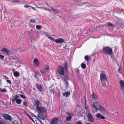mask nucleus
Here are the masks:
<instances>
[{
  "instance_id": "nucleus-1",
  "label": "nucleus",
  "mask_w": 124,
  "mask_h": 124,
  "mask_svg": "<svg viewBox=\"0 0 124 124\" xmlns=\"http://www.w3.org/2000/svg\"><path fill=\"white\" fill-rule=\"evenodd\" d=\"M92 110L93 112H97L98 110L102 112H104L105 110L104 107L101 105L99 102H94L92 105Z\"/></svg>"
},
{
  "instance_id": "nucleus-2",
  "label": "nucleus",
  "mask_w": 124,
  "mask_h": 124,
  "mask_svg": "<svg viewBox=\"0 0 124 124\" xmlns=\"http://www.w3.org/2000/svg\"><path fill=\"white\" fill-rule=\"evenodd\" d=\"M36 109L37 111L39 113L38 116L41 119L44 120L45 119L46 116L43 114V112H46V110L44 108L41 107H37Z\"/></svg>"
},
{
  "instance_id": "nucleus-3",
  "label": "nucleus",
  "mask_w": 124,
  "mask_h": 124,
  "mask_svg": "<svg viewBox=\"0 0 124 124\" xmlns=\"http://www.w3.org/2000/svg\"><path fill=\"white\" fill-rule=\"evenodd\" d=\"M102 50L104 54H108L109 55L113 54L112 49L109 46H107L104 47Z\"/></svg>"
},
{
  "instance_id": "nucleus-4",
  "label": "nucleus",
  "mask_w": 124,
  "mask_h": 124,
  "mask_svg": "<svg viewBox=\"0 0 124 124\" xmlns=\"http://www.w3.org/2000/svg\"><path fill=\"white\" fill-rule=\"evenodd\" d=\"M47 37L51 40H53L54 42L56 43H61L64 42V39L62 38H60L57 39L56 40L54 39V38L50 36L47 35Z\"/></svg>"
},
{
  "instance_id": "nucleus-5",
  "label": "nucleus",
  "mask_w": 124,
  "mask_h": 124,
  "mask_svg": "<svg viewBox=\"0 0 124 124\" xmlns=\"http://www.w3.org/2000/svg\"><path fill=\"white\" fill-rule=\"evenodd\" d=\"M100 80L101 81H108V75L105 74L103 72H101L100 74Z\"/></svg>"
},
{
  "instance_id": "nucleus-6",
  "label": "nucleus",
  "mask_w": 124,
  "mask_h": 124,
  "mask_svg": "<svg viewBox=\"0 0 124 124\" xmlns=\"http://www.w3.org/2000/svg\"><path fill=\"white\" fill-rule=\"evenodd\" d=\"M58 72L61 75H63L65 73L63 67L62 66H59L57 69Z\"/></svg>"
},
{
  "instance_id": "nucleus-7",
  "label": "nucleus",
  "mask_w": 124,
  "mask_h": 124,
  "mask_svg": "<svg viewBox=\"0 0 124 124\" xmlns=\"http://www.w3.org/2000/svg\"><path fill=\"white\" fill-rule=\"evenodd\" d=\"M87 117L89 122L92 123L94 122V119L92 115L90 113H88Z\"/></svg>"
},
{
  "instance_id": "nucleus-8",
  "label": "nucleus",
  "mask_w": 124,
  "mask_h": 124,
  "mask_svg": "<svg viewBox=\"0 0 124 124\" xmlns=\"http://www.w3.org/2000/svg\"><path fill=\"white\" fill-rule=\"evenodd\" d=\"M50 92L51 93H54L55 92V91L57 89V87L54 86L53 85L49 87Z\"/></svg>"
},
{
  "instance_id": "nucleus-9",
  "label": "nucleus",
  "mask_w": 124,
  "mask_h": 124,
  "mask_svg": "<svg viewBox=\"0 0 124 124\" xmlns=\"http://www.w3.org/2000/svg\"><path fill=\"white\" fill-rule=\"evenodd\" d=\"M3 117L5 119L8 120H11L12 118L10 116L7 114H2Z\"/></svg>"
},
{
  "instance_id": "nucleus-10",
  "label": "nucleus",
  "mask_w": 124,
  "mask_h": 124,
  "mask_svg": "<svg viewBox=\"0 0 124 124\" xmlns=\"http://www.w3.org/2000/svg\"><path fill=\"white\" fill-rule=\"evenodd\" d=\"M119 83L120 85V88L121 90H124V81L122 80H121L119 81Z\"/></svg>"
},
{
  "instance_id": "nucleus-11",
  "label": "nucleus",
  "mask_w": 124,
  "mask_h": 124,
  "mask_svg": "<svg viewBox=\"0 0 124 124\" xmlns=\"http://www.w3.org/2000/svg\"><path fill=\"white\" fill-rule=\"evenodd\" d=\"M58 120V119L56 117L53 118L51 121L50 124H57Z\"/></svg>"
},
{
  "instance_id": "nucleus-12",
  "label": "nucleus",
  "mask_w": 124,
  "mask_h": 124,
  "mask_svg": "<svg viewBox=\"0 0 124 124\" xmlns=\"http://www.w3.org/2000/svg\"><path fill=\"white\" fill-rule=\"evenodd\" d=\"M33 62L34 65L36 67H39V63L38 59L36 58H35Z\"/></svg>"
},
{
  "instance_id": "nucleus-13",
  "label": "nucleus",
  "mask_w": 124,
  "mask_h": 124,
  "mask_svg": "<svg viewBox=\"0 0 124 124\" xmlns=\"http://www.w3.org/2000/svg\"><path fill=\"white\" fill-rule=\"evenodd\" d=\"M64 68V69L67 72L68 71V62L67 61L65 62L64 64L63 65Z\"/></svg>"
},
{
  "instance_id": "nucleus-14",
  "label": "nucleus",
  "mask_w": 124,
  "mask_h": 124,
  "mask_svg": "<svg viewBox=\"0 0 124 124\" xmlns=\"http://www.w3.org/2000/svg\"><path fill=\"white\" fill-rule=\"evenodd\" d=\"M36 88L40 92H42L43 91L42 86L40 85H39L37 84H35Z\"/></svg>"
},
{
  "instance_id": "nucleus-15",
  "label": "nucleus",
  "mask_w": 124,
  "mask_h": 124,
  "mask_svg": "<svg viewBox=\"0 0 124 124\" xmlns=\"http://www.w3.org/2000/svg\"><path fill=\"white\" fill-rule=\"evenodd\" d=\"M1 51L7 54H8L10 52L9 50L6 48H3L1 49Z\"/></svg>"
},
{
  "instance_id": "nucleus-16",
  "label": "nucleus",
  "mask_w": 124,
  "mask_h": 124,
  "mask_svg": "<svg viewBox=\"0 0 124 124\" xmlns=\"http://www.w3.org/2000/svg\"><path fill=\"white\" fill-rule=\"evenodd\" d=\"M90 98L93 100L97 99L98 97L93 92L90 96Z\"/></svg>"
},
{
  "instance_id": "nucleus-17",
  "label": "nucleus",
  "mask_w": 124,
  "mask_h": 124,
  "mask_svg": "<svg viewBox=\"0 0 124 124\" xmlns=\"http://www.w3.org/2000/svg\"><path fill=\"white\" fill-rule=\"evenodd\" d=\"M96 115L98 117L104 120L105 119V117L101 114L98 113Z\"/></svg>"
},
{
  "instance_id": "nucleus-18",
  "label": "nucleus",
  "mask_w": 124,
  "mask_h": 124,
  "mask_svg": "<svg viewBox=\"0 0 124 124\" xmlns=\"http://www.w3.org/2000/svg\"><path fill=\"white\" fill-rule=\"evenodd\" d=\"M70 94V92L68 91L63 93V96H66V97H68Z\"/></svg>"
},
{
  "instance_id": "nucleus-19",
  "label": "nucleus",
  "mask_w": 124,
  "mask_h": 124,
  "mask_svg": "<svg viewBox=\"0 0 124 124\" xmlns=\"http://www.w3.org/2000/svg\"><path fill=\"white\" fill-rule=\"evenodd\" d=\"M69 80L68 77L65 78H64V81L65 82V85L66 87L67 88L69 85V83L67 81V80Z\"/></svg>"
},
{
  "instance_id": "nucleus-20",
  "label": "nucleus",
  "mask_w": 124,
  "mask_h": 124,
  "mask_svg": "<svg viewBox=\"0 0 124 124\" xmlns=\"http://www.w3.org/2000/svg\"><path fill=\"white\" fill-rule=\"evenodd\" d=\"M19 72L17 71H14L13 72V75L16 77H17L19 76Z\"/></svg>"
},
{
  "instance_id": "nucleus-21",
  "label": "nucleus",
  "mask_w": 124,
  "mask_h": 124,
  "mask_svg": "<svg viewBox=\"0 0 124 124\" xmlns=\"http://www.w3.org/2000/svg\"><path fill=\"white\" fill-rule=\"evenodd\" d=\"M39 103L40 101H39L37 100L35 101V105L37 107H38L39 105Z\"/></svg>"
},
{
  "instance_id": "nucleus-22",
  "label": "nucleus",
  "mask_w": 124,
  "mask_h": 124,
  "mask_svg": "<svg viewBox=\"0 0 124 124\" xmlns=\"http://www.w3.org/2000/svg\"><path fill=\"white\" fill-rule=\"evenodd\" d=\"M85 60L86 61H88L90 59H91L90 57L88 55H86L85 56Z\"/></svg>"
},
{
  "instance_id": "nucleus-23",
  "label": "nucleus",
  "mask_w": 124,
  "mask_h": 124,
  "mask_svg": "<svg viewBox=\"0 0 124 124\" xmlns=\"http://www.w3.org/2000/svg\"><path fill=\"white\" fill-rule=\"evenodd\" d=\"M35 6H36V7L37 8H40V9H43V8H44V9H45L46 10H49V11H51V10H49V9L46 8L45 7H39L38 6H37L36 5H35Z\"/></svg>"
},
{
  "instance_id": "nucleus-24",
  "label": "nucleus",
  "mask_w": 124,
  "mask_h": 124,
  "mask_svg": "<svg viewBox=\"0 0 124 124\" xmlns=\"http://www.w3.org/2000/svg\"><path fill=\"white\" fill-rule=\"evenodd\" d=\"M16 102L18 104H20L22 102L21 100L20 99H17L16 100Z\"/></svg>"
},
{
  "instance_id": "nucleus-25",
  "label": "nucleus",
  "mask_w": 124,
  "mask_h": 124,
  "mask_svg": "<svg viewBox=\"0 0 124 124\" xmlns=\"http://www.w3.org/2000/svg\"><path fill=\"white\" fill-rule=\"evenodd\" d=\"M72 119V117L71 116H69L67 117L66 118V120L67 121H70Z\"/></svg>"
},
{
  "instance_id": "nucleus-26",
  "label": "nucleus",
  "mask_w": 124,
  "mask_h": 124,
  "mask_svg": "<svg viewBox=\"0 0 124 124\" xmlns=\"http://www.w3.org/2000/svg\"><path fill=\"white\" fill-rule=\"evenodd\" d=\"M81 67L82 68L84 69L86 67V65L85 63H82L81 64Z\"/></svg>"
},
{
  "instance_id": "nucleus-27",
  "label": "nucleus",
  "mask_w": 124,
  "mask_h": 124,
  "mask_svg": "<svg viewBox=\"0 0 124 124\" xmlns=\"http://www.w3.org/2000/svg\"><path fill=\"white\" fill-rule=\"evenodd\" d=\"M0 91L1 92L3 93L7 92V90L5 88L3 89V88H0Z\"/></svg>"
},
{
  "instance_id": "nucleus-28",
  "label": "nucleus",
  "mask_w": 124,
  "mask_h": 124,
  "mask_svg": "<svg viewBox=\"0 0 124 124\" xmlns=\"http://www.w3.org/2000/svg\"><path fill=\"white\" fill-rule=\"evenodd\" d=\"M36 20L35 19H31L30 20V23H36Z\"/></svg>"
},
{
  "instance_id": "nucleus-29",
  "label": "nucleus",
  "mask_w": 124,
  "mask_h": 124,
  "mask_svg": "<svg viewBox=\"0 0 124 124\" xmlns=\"http://www.w3.org/2000/svg\"><path fill=\"white\" fill-rule=\"evenodd\" d=\"M23 105L24 106L26 107L27 106V103L25 101H23Z\"/></svg>"
},
{
  "instance_id": "nucleus-30",
  "label": "nucleus",
  "mask_w": 124,
  "mask_h": 124,
  "mask_svg": "<svg viewBox=\"0 0 124 124\" xmlns=\"http://www.w3.org/2000/svg\"><path fill=\"white\" fill-rule=\"evenodd\" d=\"M41 26L39 25H37L36 26V28L38 30H39L41 28Z\"/></svg>"
},
{
  "instance_id": "nucleus-31",
  "label": "nucleus",
  "mask_w": 124,
  "mask_h": 124,
  "mask_svg": "<svg viewBox=\"0 0 124 124\" xmlns=\"http://www.w3.org/2000/svg\"><path fill=\"white\" fill-rule=\"evenodd\" d=\"M107 24L108 25H109L110 27L113 26L112 24L108 22L107 23Z\"/></svg>"
},
{
  "instance_id": "nucleus-32",
  "label": "nucleus",
  "mask_w": 124,
  "mask_h": 124,
  "mask_svg": "<svg viewBox=\"0 0 124 124\" xmlns=\"http://www.w3.org/2000/svg\"><path fill=\"white\" fill-rule=\"evenodd\" d=\"M12 124H18V122L17 121L15 120L12 122Z\"/></svg>"
},
{
  "instance_id": "nucleus-33",
  "label": "nucleus",
  "mask_w": 124,
  "mask_h": 124,
  "mask_svg": "<svg viewBox=\"0 0 124 124\" xmlns=\"http://www.w3.org/2000/svg\"><path fill=\"white\" fill-rule=\"evenodd\" d=\"M28 117L31 120L33 121V122L34 123V120H33V118L31 117V116H29Z\"/></svg>"
},
{
  "instance_id": "nucleus-34",
  "label": "nucleus",
  "mask_w": 124,
  "mask_h": 124,
  "mask_svg": "<svg viewBox=\"0 0 124 124\" xmlns=\"http://www.w3.org/2000/svg\"><path fill=\"white\" fill-rule=\"evenodd\" d=\"M19 95L22 98L24 99L26 98L25 97L24 95L20 94H19Z\"/></svg>"
},
{
  "instance_id": "nucleus-35",
  "label": "nucleus",
  "mask_w": 124,
  "mask_h": 124,
  "mask_svg": "<svg viewBox=\"0 0 124 124\" xmlns=\"http://www.w3.org/2000/svg\"><path fill=\"white\" fill-rule=\"evenodd\" d=\"M40 72L41 73L43 74L46 72V71L45 70H43L41 71Z\"/></svg>"
},
{
  "instance_id": "nucleus-36",
  "label": "nucleus",
  "mask_w": 124,
  "mask_h": 124,
  "mask_svg": "<svg viewBox=\"0 0 124 124\" xmlns=\"http://www.w3.org/2000/svg\"><path fill=\"white\" fill-rule=\"evenodd\" d=\"M4 58V56L3 55L0 54V59L1 60H3Z\"/></svg>"
},
{
  "instance_id": "nucleus-37",
  "label": "nucleus",
  "mask_w": 124,
  "mask_h": 124,
  "mask_svg": "<svg viewBox=\"0 0 124 124\" xmlns=\"http://www.w3.org/2000/svg\"><path fill=\"white\" fill-rule=\"evenodd\" d=\"M50 8L53 11H57V9H56L54 8H53L52 7H50Z\"/></svg>"
},
{
  "instance_id": "nucleus-38",
  "label": "nucleus",
  "mask_w": 124,
  "mask_h": 124,
  "mask_svg": "<svg viewBox=\"0 0 124 124\" xmlns=\"http://www.w3.org/2000/svg\"><path fill=\"white\" fill-rule=\"evenodd\" d=\"M49 69V66L48 65H47L45 67V69L46 70H48Z\"/></svg>"
},
{
  "instance_id": "nucleus-39",
  "label": "nucleus",
  "mask_w": 124,
  "mask_h": 124,
  "mask_svg": "<svg viewBox=\"0 0 124 124\" xmlns=\"http://www.w3.org/2000/svg\"><path fill=\"white\" fill-rule=\"evenodd\" d=\"M109 55L111 56V58L112 59H114V55H113V54Z\"/></svg>"
},
{
  "instance_id": "nucleus-40",
  "label": "nucleus",
  "mask_w": 124,
  "mask_h": 124,
  "mask_svg": "<svg viewBox=\"0 0 124 124\" xmlns=\"http://www.w3.org/2000/svg\"><path fill=\"white\" fill-rule=\"evenodd\" d=\"M121 68H119L118 69V72L120 73H121Z\"/></svg>"
},
{
  "instance_id": "nucleus-41",
  "label": "nucleus",
  "mask_w": 124,
  "mask_h": 124,
  "mask_svg": "<svg viewBox=\"0 0 124 124\" xmlns=\"http://www.w3.org/2000/svg\"><path fill=\"white\" fill-rule=\"evenodd\" d=\"M25 32L26 34H27L28 35H29L30 34V32L29 31H26Z\"/></svg>"
},
{
  "instance_id": "nucleus-42",
  "label": "nucleus",
  "mask_w": 124,
  "mask_h": 124,
  "mask_svg": "<svg viewBox=\"0 0 124 124\" xmlns=\"http://www.w3.org/2000/svg\"><path fill=\"white\" fill-rule=\"evenodd\" d=\"M31 6H30L28 5H25L24 6V7L25 8H28L29 7H31Z\"/></svg>"
},
{
  "instance_id": "nucleus-43",
  "label": "nucleus",
  "mask_w": 124,
  "mask_h": 124,
  "mask_svg": "<svg viewBox=\"0 0 124 124\" xmlns=\"http://www.w3.org/2000/svg\"><path fill=\"white\" fill-rule=\"evenodd\" d=\"M7 82L9 84H11V81L9 80H7Z\"/></svg>"
},
{
  "instance_id": "nucleus-44",
  "label": "nucleus",
  "mask_w": 124,
  "mask_h": 124,
  "mask_svg": "<svg viewBox=\"0 0 124 124\" xmlns=\"http://www.w3.org/2000/svg\"><path fill=\"white\" fill-rule=\"evenodd\" d=\"M19 97V96L18 95H15V99H16L17 98Z\"/></svg>"
},
{
  "instance_id": "nucleus-45",
  "label": "nucleus",
  "mask_w": 124,
  "mask_h": 124,
  "mask_svg": "<svg viewBox=\"0 0 124 124\" xmlns=\"http://www.w3.org/2000/svg\"><path fill=\"white\" fill-rule=\"evenodd\" d=\"M76 124H83L81 122H80V121H79V122H77L76 123Z\"/></svg>"
},
{
  "instance_id": "nucleus-46",
  "label": "nucleus",
  "mask_w": 124,
  "mask_h": 124,
  "mask_svg": "<svg viewBox=\"0 0 124 124\" xmlns=\"http://www.w3.org/2000/svg\"><path fill=\"white\" fill-rule=\"evenodd\" d=\"M30 7L33 10H36L35 9V8L34 7H33L31 6V7Z\"/></svg>"
},
{
  "instance_id": "nucleus-47",
  "label": "nucleus",
  "mask_w": 124,
  "mask_h": 124,
  "mask_svg": "<svg viewBox=\"0 0 124 124\" xmlns=\"http://www.w3.org/2000/svg\"><path fill=\"white\" fill-rule=\"evenodd\" d=\"M86 104H87L86 100H85V105H86Z\"/></svg>"
},
{
  "instance_id": "nucleus-48",
  "label": "nucleus",
  "mask_w": 124,
  "mask_h": 124,
  "mask_svg": "<svg viewBox=\"0 0 124 124\" xmlns=\"http://www.w3.org/2000/svg\"><path fill=\"white\" fill-rule=\"evenodd\" d=\"M13 1L14 2H18V0H13Z\"/></svg>"
},
{
  "instance_id": "nucleus-49",
  "label": "nucleus",
  "mask_w": 124,
  "mask_h": 124,
  "mask_svg": "<svg viewBox=\"0 0 124 124\" xmlns=\"http://www.w3.org/2000/svg\"><path fill=\"white\" fill-rule=\"evenodd\" d=\"M84 100H85V101L86 100V97H85L84 96Z\"/></svg>"
},
{
  "instance_id": "nucleus-50",
  "label": "nucleus",
  "mask_w": 124,
  "mask_h": 124,
  "mask_svg": "<svg viewBox=\"0 0 124 124\" xmlns=\"http://www.w3.org/2000/svg\"><path fill=\"white\" fill-rule=\"evenodd\" d=\"M38 5H39V6H41L42 5V3H40V4L38 3Z\"/></svg>"
},
{
  "instance_id": "nucleus-51",
  "label": "nucleus",
  "mask_w": 124,
  "mask_h": 124,
  "mask_svg": "<svg viewBox=\"0 0 124 124\" xmlns=\"http://www.w3.org/2000/svg\"><path fill=\"white\" fill-rule=\"evenodd\" d=\"M85 109L86 110L87 109V107H86V105H85Z\"/></svg>"
},
{
  "instance_id": "nucleus-52",
  "label": "nucleus",
  "mask_w": 124,
  "mask_h": 124,
  "mask_svg": "<svg viewBox=\"0 0 124 124\" xmlns=\"http://www.w3.org/2000/svg\"><path fill=\"white\" fill-rule=\"evenodd\" d=\"M69 112H67V113L69 115H70V113H69Z\"/></svg>"
},
{
  "instance_id": "nucleus-53",
  "label": "nucleus",
  "mask_w": 124,
  "mask_h": 124,
  "mask_svg": "<svg viewBox=\"0 0 124 124\" xmlns=\"http://www.w3.org/2000/svg\"><path fill=\"white\" fill-rule=\"evenodd\" d=\"M0 124H5V123H3L2 122H0Z\"/></svg>"
},
{
  "instance_id": "nucleus-54",
  "label": "nucleus",
  "mask_w": 124,
  "mask_h": 124,
  "mask_svg": "<svg viewBox=\"0 0 124 124\" xmlns=\"http://www.w3.org/2000/svg\"><path fill=\"white\" fill-rule=\"evenodd\" d=\"M26 115L29 117V116H30L28 114H27Z\"/></svg>"
},
{
  "instance_id": "nucleus-55",
  "label": "nucleus",
  "mask_w": 124,
  "mask_h": 124,
  "mask_svg": "<svg viewBox=\"0 0 124 124\" xmlns=\"http://www.w3.org/2000/svg\"><path fill=\"white\" fill-rule=\"evenodd\" d=\"M13 71H15V69H13Z\"/></svg>"
},
{
  "instance_id": "nucleus-56",
  "label": "nucleus",
  "mask_w": 124,
  "mask_h": 124,
  "mask_svg": "<svg viewBox=\"0 0 124 124\" xmlns=\"http://www.w3.org/2000/svg\"><path fill=\"white\" fill-rule=\"evenodd\" d=\"M6 79H8V77H7Z\"/></svg>"
},
{
  "instance_id": "nucleus-57",
  "label": "nucleus",
  "mask_w": 124,
  "mask_h": 124,
  "mask_svg": "<svg viewBox=\"0 0 124 124\" xmlns=\"http://www.w3.org/2000/svg\"><path fill=\"white\" fill-rule=\"evenodd\" d=\"M36 76V75H34V76Z\"/></svg>"
}]
</instances>
